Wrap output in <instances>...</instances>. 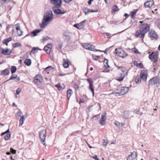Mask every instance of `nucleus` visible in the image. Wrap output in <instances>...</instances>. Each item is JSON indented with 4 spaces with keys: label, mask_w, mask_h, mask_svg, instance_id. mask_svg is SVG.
Masks as SVG:
<instances>
[{
    "label": "nucleus",
    "mask_w": 160,
    "mask_h": 160,
    "mask_svg": "<svg viewBox=\"0 0 160 160\" xmlns=\"http://www.w3.org/2000/svg\"><path fill=\"white\" fill-rule=\"evenodd\" d=\"M72 35L71 32H69L68 30H66L63 33V36L68 39H69L72 36Z\"/></svg>",
    "instance_id": "19"
},
{
    "label": "nucleus",
    "mask_w": 160,
    "mask_h": 160,
    "mask_svg": "<svg viewBox=\"0 0 160 160\" xmlns=\"http://www.w3.org/2000/svg\"><path fill=\"white\" fill-rule=\"evenodd\" d=\"M89 9L84 7L82 9V11L84 12L85 15L89 13Z\"/></svg>",
    "instance_id": "31"
},
{
    "label": "nucleus",
    "mask_w": 160,
    "mask_h": 160,
    "mask_svg": "<svg viewBox=\"0 0 160 160\" xmlns=\"http://www.w3.org/2000/svg\"><path fill=\"white\" fill-rule=\"evenodd\" d=\"M10 152L12 154H15L16 153V151L14 149L12 148H11Z\"/></svg>",
    "instance_id": "40"
},
{
    "label": "nucleus",
    "mask_w": 160,
    "mask_h": 160,
    "mask_svg": "<svg viewBox=\"0 0 160 160\" xmlns=\"http://www.w3.org/2000/svg\"><path fill=\"white\" fill-rule=\"evenodd\" d=\"M55 86L58 88L59 90L62 89V87L61 86L60 84L59 83L56 85Z\"/></svg>",
    "instance_id": "45"
},
{
    "label": "nucleus",
    "mask_w": 160,
    "mask_h": 160,
    "mask_svg": "<svg viewBox=\"0 0 160 160\" xmlns=\"http://www.w3.org/2000/svg\"><path fill=\"white\" fill-rule=\"evenodd\" d=\"M12 38L9 37L8 38L4 40V41L3 42V43L4 44H6L8 45V43L10 41L12 40Z\"/></svg>",
    "instance_id": "28"
},
{
    "label": "nucleus",
    "mask_w": 160,
    "mask_h": 160,
    "mask_svg": "<svg viewBox=\"0 0 160 160\" xmlns=\"http://www.w3.org/2000/svg\"><path fill=\"white\" fill-rule=\"evenodd\" d=\"M148 35L149 38L152 40H157L158 39V35L153 29L149 30Z\"/></svg>",
    "instance_id": "8"
},
{
    "label": "nucleus",
    "mask_w": 160,
    "mask_h": 160,
    "mask_svg": "<svg viewBox=\"0 0 160 160\" xmlns=\"http://www.w3.org/2000/svg\"><path fill=\"white\" fill-rule=\"evenodd\" d=\"M87 81L89 83V84L93 83L92 80L91 78H88L87 79Z\"/></svg>",
    "instance_id": "53"
},
{
    "label": "nucleus",
    "mask_w": 160,
    "mask_h": 160,
    "mask_svg": "<svg viewBox=\"0 0 160 160\" xmlns=\"http://www.w3.org/2000/svg\"><path fill=\"white\" fill-rule=\"evenodd\" d=\"M159 85H160V78L158 77H155L149 80L148 85L157 87Z\"/></svg>",
    "instance_id": "3"
},
{
    "label": "nucleus",
    "mask_w": 160,
    "mask_h": 160,
    "mask_svg": "<svg viewBox=\"0 0 160 160\" xmlns=\"http://www.w3.org/2000/svg\"><path fill=\"white\" fill-rule=\"evenodd\" d=\"M132 50L136 54H140V52L138 51V50L136 48H132Z\"/></svg>",
    "instance_id": "39"
},
{
    "label": "nucleus",
    "mask_w": 160,
    "mask_h": 160,
    "mask_svg": "<svg viewBox=\"0 0 160 160\" xmlns=\"http://www.w3.org/2000/svg\"><path fill=\"white\" fill-rule=\"evenodd\" d=\"M45 47H46L47 48H49L50 49H51V48H52V45L50 44H48L47 46H45Z\"/></svg>",
    "instance_id": "55"
},
{
    "label": "nucleus",
    "mask_w": 160,
    "mask_h": 160,
    "mask_svg": "<svg viewBox=\"0 0 160 160\" xmlns=\"http://www.w3.org/2000/svg\"><path fill=\"white\" fill-rule=\"evenodd\" d=\"M106 117L105 115H103L102 116L101 119L99 121V123L102 125H104L105 123Z\"/></svg>",
    "instance_id": "20"
},
{
    "label": "nucleus",
    "mask_w": 160,
    "mask_h": 160,
    "mask_svg": "<svg viewBox=\"0 0 160 160\" xmlns=\"http://www.w3.org/2000/svg\"><path fill=\"white\" fill-rule=\"evenodd\" d=\"M2 1L4 2V3H8L9 2V0H2Z\"/></svg>",
    "instance_id": "61"
},
{
    "label": "nucleus",
    "mask_w": 160,
    "mask_h": 160,
    "mask_svg": "<svg viewBox=\"0 0 160 160\" xmlns=\"http://www.w3.org/2000/svg\"><path fill=\"white\" fill-rule=\"evenodd\" d=\"M92 110V106H89L86 109V111L87 112H90Z\"/></svg>",
    "instance_id": "43"
},
{
    "label": "nucleus",
    "mask_w": 160,
    "mask_h": 160,
    "mask_svg": "<svg viewBox=\"0 0 160 160\" xmlns=\"http://www.w3.org/2000/svg\"><path fill=\"white\" fill-rule=\"evenodd\" d=\"M74 26L79 29H80L79 28V26H78V24H74Z\"/></svg>",
    "instance_id": "62"
},
{
    "label": "nucleus",
    "mask_w": 160,
    "mask_h": 160,
    "mask_svg": "<svg viewBox=\"0 0 160 160\" xmlns=\"http://www.w3.org/2000/svg\"><path fill=\"white\" fill-rule=\"evenodd\" d=\"M85 21H83L82 22L78 24V26H79V28L80 29L83 28L85 25Z\"/></svg>",
    "instance_id": "25"
},
{
    "label": "nucleus",
    "mask_w": 160,
    "mask_h": 160,
    "mask_svg": "<svg viewBox=\"0 0 160 160\" xmlns=\"http://www.w3.org/2000/svg\"><path fill=\"white\" fill-rule=\"evenodd\" d=\"M113 93H115V95L116 96H119L122 95H120L121 94H120V91L118 92H115V93H114L113 92H112V94H113Z\"/></svg>",
    "instance_id": "52"
},
{
    "label": "nucleus",
    "mask_w": 160,
    "mask_h": 160,
    "mask_svg": "<svg viewBox=\"0 0 160 160\" xmlns=\"http://www.w3.org/2000/svg\"><path fill=\"white\" fill-rule=\"evenodd\" d=\"M43 81L42 76L40 75H37L34 78V81L35 83L41 82Z\"/></svg>",
    "instance_id": "14"
},
{
    "label": "nucleus",
    "mask_w": 160,
    "mask_h": 160,
    "mask_svg": "<svg viewBox=\"0 0 160 160\" xmlns=\"http://www.w3.org/2000/svg\"><path fill=\"white\" fill-rule=\"evenodd\" d=\"M154 3V2L153 1H148L147 2H146L144 4V6L145 8H149L151 7Z\"/></svg>",
    "instance_id": "17"
},
{
    "label": "nucleus",
    "mask_w": 160,
    "mask_h": 160,
    "mask_svg": "<svg viewBox=\"0 0 160 160\" xmlns=\"http://www.w3.org/2000/svg\"><path fill=\"white\" fill-rule=\"evenodd\" d=\"M141 78L140 77L139 78H136L135 79V81L137 83L139 84L141 82Z\"/></svg>",
    "instance_id": "41"
},
{
    "label": "nucleus",
    "mask_w": 160,
    "mask_h": 160,
    "mask_svg": "<svg viewBox=\"0 0 160 160\" xmlns=\"http://www.w3.org/2000/svg\"><path fill=\"white\" fill-rule=\"evenodd\" d=\"M13 76V75H12L10 77L9 79L8 80L6 81L5 82L13 79L16 82H17L20 80V78L19 77H18L17 75H16L15 76Z\"/></svg>",
    "instance_id": "16"
},
{
    "label": "nucleus",
    "mask_w": 160,
    "mask_h": 160,
    "mask_svg": "<svg viewBox=\"0 0 160 160\" xmlns=\"http://www.w3.org/2000/svg\"><path fill=\"white\" fill-rule=\"evenodd\" d=\"M98 12V10L97 9L95 10H89V13L90 12Z\"/></svg>",
    "instance_id": "58"
},
{
    "label": "nucleus",
    "mask_w": 160,
    "mask_h": 160,
    "mask_svg": "<svg viewBox=\"0 0 160 160\" xmlns=\"http://www.w3.org/2000/svg\"><path fill=\"white\" fill-rule=\"evenodd\" d=\"M123 118L125 119H127L128 118L129 116V112L128 111H125L122 114V115Z\"/></svg>",
    "instance_id": "24"
},
{
    "label": "nucleus",
    "mask_w": 160,
    "mask_h": 160,
    "mask_svg": "<svg viewBox=\"0 0 160 160\" xmlns=\"http://www.w3.org/2000/svg\"><path fill=\"white\" fill-rule=\"evenodd\" d=\"M93 83H90L89 85V88L90 90H91L92 89H93Z\"/></svg>",
    "instance_id": "51"
},
{
    "label": "nucleus",
    "mask_w": 160,
    "mask_h": 160,
    "mask_svg": "<svg viewBox=\"0 0 160 160\" xmlns=\"http://www.w3.org/2000/svg\"><path fill=\"white\" fill-rule=\"evenodd\" d=\"M51 3L53 6H61L62 1V0H50Z\"/></svg>",
    "instance_id": "9"
},
{
    "label": "nucleus",
    "mask_w": 160,
    "mask_h": 160,
    "mask_svg": "<svg viewBox=\"0 0 160 160\" xmlns=\"http://www.w3.org/2000/svg\"><path fill=\"white\" fill-rule=\"evenodd\" d=\"M112 10L113 12H116L118 10V7L116 5L114 6L112 8Z\"/></svg>",
    "instance_id": "38"
},
{
    "label": "nucleus",
    "mask_w": 160,
    "mask_h": 160,
    "mask_svg": "<svg viewBox=\"0 0 160 160\" xmlns=\"http://www.w3.org/2000/svg\"><path fill=\"white\" fill-rule=\"evenodd\" d=\"M11 134L10 133H8L6 135H5L4 137V138L6 140H8L10 138Z\"/></svg>",
    "instance_id": "35"
},
{
    "label": "nucleus",
    "mask_w": 160,
    "mask_h": 160,
    "mask_svg": "<svg viewBox=\"0 0 160 160\" xmlns=\"http://www.w3.org/2000/svg\"><path fill=\"white\" fill-rule=\"evenodd\" d=\"M103 64L106 68H108L109 65L108 64V60L106 59H105L103 61Z\"/></svg>",
    "instance_id": "30"
},
{
    "label": "nucleus",
    "mask_w": 160,
    "mask_h": 160,
    "mask_svg": "<svg viewBox=\"0 0 160 160\" xmlns=\"http://www.w3.org/2000/svg\"><path fill=\"white\" fill-rule=\"evenodd\" d=\"M50 39L49 38L48 36H44L43 37L42 40L43 41H46Z\"/></svg>",
    "instance_id": "47"
},
{
    "label": "nucleus",
    "mask_w": 160,
    "mask_h": 160,
    "mask_svg": "<svg viewBox=\"0 0 160 160\" xmlns=\"http://www.w3.org/2000/svg\"><path fill=\"white\" fill-rule=\"evenodd\" d=\"M66 3H68L70 2L72 0H63Z\"/></svg>",
    "instance_id": "60"
},
{
    "label": "nucleus",
    "mask_w": 160,
    "mask_h": 160,
    "mask_svg": "<svg viewBox=\"0 0 160 160\" xmlns=\"http://www.w3.org/2000/svg\"><path fill=\"white\" fill-rule=\"evenodd\" d=\"M63 66L65 68H68L69 66V64L68 62H69V60L68 59H63Z\"/></svg>",
    "instance_id": "23"
},
{
    "label": "nucleus",
    "mask_w": 160,
    "mask_h": 160,
    "mask_svg": "<svg viewBox=\"0 0 160 160\" xmlns=\"http://www.w3.org/2000/svg\"><path fill=\"white\" fill-rule=\"evenodd\" d=\"M53 18L52 11L51 10L48 11L44 15L42 23L40 24V27L41 28H45L52 20Z\"/></svg>",
    "instance_id": "2"
},
{
    "label": "nucleus",
    "mask_w": 160,
    "mask_h": 160,
    "mask_svg": "<svg viewBox=\"0 0 160 160\" xmlns=\"http://www.w3.org/2000/svg\"><path fill=\"white\" fill-rule=\"evenodd\" d=\"M141 79H142L144 81L146 82L147 80V76L144 72L142 71L140 74V77Z\"/></svg>",
    "instance_id": "21"
},
{
    "label": "nucleus",
    "mask_w": 160,
    "mask_h": 160,
    "mask_svg": "<svg viewBox=\"0 0 160 160\" xmlns=\"http://www.w3.org/2000/svg\"><path fill=\"white\" fill-rule=\"evenodd\" d=\"M43 49L46 51V53L48 54H49L50 52L51 49L49 48H47L46 47H45Z\"/></svg>",
    "instance_id": "36"
},
{
    "label": "nucleus",
    "mask_w": 160,
    "mask_h": 160,
    "mask_svg": "<svg viewBox=\"0 0 160 160\" xmlns=\"http://www.w3.org/2000/svg\"><path fill=\"white\" fill-rule=\"evenodd\" d=\"M128 88L126 87H123L120 88L119 90L120 95H123L125 94L128 92Z\"/></svg>",
    "instance_id": "13"
},
{
    "label": "nucleus",
    "mask_w": 160,
    "mask_h": 160,
    "mask_svg": "<svg viewBox=\"0 0 160 160\" xmlns=\"http://www.w3.org/2000/svg\"><path fill=\"white\" fill-rule=\"evenodd\" d=\"M138 64L139 63H138V62L136 61H134L133 64L135 66H136L137 67H138Z\"/></svg>",
    "instance_id": "56"
},
{
    "label": "nucleus",
    "mask_w": 160,
    "mask_h": 160,
    "mask_svg": "<svg viewBox=\"0 0 160 160\" xmlns=\"http://www.w3.org/2000/svg\"><path fill=\"white\" fill-rule=\"evenodd\" d=\"M93 158L95 159V160H99L98 158H97V156L95 155V156H93Z\"/></svg>",
    "instance_id": "63"
},
{
    "label": "nucleus",
    "mask_w": 160,
    "mask_h": 160,
    "mask_svg": "<svg viewBox=\"0 0 160 160\" xmlns=\"http://www.w3.org/2000/svg\"><path fill=\"white\" fill-rule=\"evenodd\" d=\"M114 123L115 125L118 127L120 125V123L117 121H115Z\"/></svg>",
    "instance_id": "48"
},
{
    "label": "nucleus",
    "mask_w": 160,
    "mask_h": 160,
    "mask_svg": "<svg viewBox=\"0 0 160 160\" xmlns=\"http://www.w3.org/2000/svg\"><path fill=\"white\" fill-rule=\"evenodd\" d=\"M138 67L141 68H143V65L142 63H139L138 65Z\"/></svg>",
    "instance_id": "54"
},
{
    "label": "nucleus",
    "mask_w": 160,
    "mask_h": 160,
    "mask_svg": "<svg viewBox=\"0 0 160 160\" xmlns=\"http://www.w3.org/2000/svg\"><path fill=\"white\" fill-rule=\"evenodd\" d=\"M92 57L93 59L95 60H97L100 58L99 56L95 55H92Z\"/></svg>",
    "instance_id": "42"
},
{
    "label": "nucleus",
    "mask_w": 160,
    "mask_h": 160,
    "mask_svg": "<svg viewBox=\"0 0 160 160\" xmlns=\"http://www.w3.org/2000/svg\"><path fill=\"white\" fill-rule=\"evenodd\" d=\"M93 0H89V1H88V3L89 5H90L91 3V2L92 1H93Z\"/></svg>",
    "instance_id": "64"
},
{
    "label": "nucleus",
    "mask_w": 160,
    "mask_h": 160,
    "mask_svg": "<svg viewBox=\"0 0 160 160\" xmlns=\"http://www.w3.org/2000/svg\"><path fill=\"white\" fill-rule=\"evenodd\" d=\"M61 6H53L52 10L55 14L56 15L62 14L65 13V12L63 9L60 8Z\"/></svg>",
    "instance_id": "6"
},
{
    "label": "nucleus",
    "mask_w": 160,
    "mask_h": 160,
    "mask_svg": "<svg viewBox=\"0 0 160 160\" xmlns=\"http://www.w3.org/2000/svg\"><path fill=\"white\" fill-rule=\"evenodd\" d=\"M17 70L16 67L15 66H12L11 68V70L12 74L14 73Z\"/></svg>",
    "instance_id": "33"
},
{
    "label": "nucleus",
    "mask_w": 160,
    "mask_h": 160,
    "mask_svg": "<svg viewBox=\"0 0 160 160\" xmlns=\"http://www.w3.org/2000/svg\"><path fill=\"white\" fill-rule=\"evenodd\" d=\"M138 10H136L135 11L132 12L131 13V17L132 18H133L134 17V16L135 15L136 13H137Z\"/></svg>",
    "instance_id": "37"
},
{
    "label": "nucleus",
    "mask_w": 160,
    "mask_h": 160,
    "mask_svg": "<svg viewBox=\"0 0 160 160\" xmlns=\"http://www.w3.org/2000/svg\"><path fill=\"white\" fill-rule=\"evenodd\" d=\"M74 88L76 90H78V85L76 83H74Z\"/></svg>",
    "instance_id": "50"
},
{
    "label": "nucleus",
    "mask_w": 160,
    "mask_h": 160,
    "mask_svg": "<svg viewBox=\"0 0 160 160\" xmlns=\"http://www.w3.org/2000/svg\"><path fill=\"white\" fill-rule=\"evenodd\" d=\"M42 31V30H39V29H36L34 31H32V32L28 34H27V35L25 37H27L28 36H29V35H32V34H33V35H32V36H35L37 35V34L39 32H40L41 31Z\"/></svg>",
    "instance_id": "15"
},
{
    "label": "nucleus",
    "mask_w": 160,
    "mask_h": 160,
    "mask_svg": "<svg viewBox=\"0 0 160 160\" xmlns=\"http://www.w3.org/2000/svg\"><path fill=\"white\" fill-rule=\"evenodd\" d=\"M119 68L122 70L123 72H125V69L123 68V67H119Z\"/></svg>",
    "instance_id": "57"
},
{
    "label": "nucleus",
    "mask_w": 160,
    "mask_h": 160,
    "mask_svg": "<svg viewBox=\"0 0 160 160\" xmlns=\"http://www.w3.org/2000/svg\"><path fill=\"white\" fill-rule=\"evenodd\" d=\"M11 50L9 49L8 48L5 50L2 49V53L5 55H9L11 53Z\"/></svg>",
    "instance_id": "18"
},
{
    "label": "nucleus",
    "mask_w": 160,
    "mask_h": 160,
    "mask_svg": "<svg viewBox=\"0 0 160 160\" xmlns=\"http://www.w3.org/2000/svg\"><path fill=\"white\" fill-rule=\"evenodd\" d=\"M46 131L45 130H42L39 132V136L42 143L44 145L45 144V139L46 136Z\"/></svg>",
    "instance_id": "5"
},
{
    "label": "nucleus",
    "mask_w": 160,
    "mask_h": 160,
    "mask_svg": "<svg viewBox=\"0 0 160 160\" xmlns=\"http://www.w3.org/2000/svg\"><path fill=\"white\" fill-rule=\"evenodd\" d=\"M13 28H15L17 31H20V33H19L18 32V36H21L22 35L23 31L21 30L20 29V24L18 23L17 24H16L14 25L13 26Z\"/></svg>",
    "instance_id": "12"
},
{
    "label": "nucleus",
    "mask_w": 160,
    "mask_h": 160,
    "mask_svg": "<svg viewBox=\"0 0 160 160\" xmlns=\"http://www.w3.org/2000/svg\"><path fill=\"white\" fill-rule=\"evenodd\" d=\"M24 63L27 66H30L31 63V60L30 59H26L24 61Z\"/></svg>",
    "instance_id": "26"
},
{
    "label": "nucleus",
    "mask_w": 160,
    "mask_h": 160,
    "mask_svg": "<svg viewBox=\"0 0 160 160\" xmlns=\"http://www.w3.org/2000/svg\"><path fill=\"white\" fill-rule=\"evenodd\" d=\"M21 92V89L20 88H18L16 90V94H19Z\"/></svg>",
    "instance_id": "49"
},
{
    "label": "nucleus",
    "mask_w": 160,
    "mask_h": 160,
    "mask_svg": "<svg viewBox=\"0 0 160 160\" xmlns=\"http://www.w3.org/2000/svg\"><path fill=\"white\" fill-rule=\"evenodd\" d=\"M158 57L157 54L153 52L149 55V58L150 59L154 62H155L157 61Z\"/></svg>",
    "instance_id": "11"
},
{
    "label": "nucleus",
    "mask_w": 160,
    "mask_h": 160,
    "mask_svg": "<svg viewBox=\"0 0 160 160\" xmlns=\"http://www.w3.org/2000/svg\"><path fill=\"white\" fill-rule=\"evenodd\" d=\"M24 116H22L21 117V118L19 120V125L20 126H22V124H23V122H24Z\"/></svg>",
    "instance_id": "32"
},
{
    "label": "nucleus",
    "mask_w": 160,
    "mask_h": 160,
    "mask_svg": "<svg viewBox=\"0 0 160 160\" xmlns=\"http://www.w3.org/2000/svg\"><path fill=\"white\" fill-rule=\"evenodd\" d=\"M72 94V90L71 89H69L68 90L67 92V97L68 99H69L70 98L71 95Z\"/></svg>",
    "instance_id": "29"
},
{
    "label": "nucleus",
    "mask_w": 160,
    "mask_h": 160,
    "mask_svg": "<svg viewBox=\"0 0 160 160\" xmlns=\"http://www.w3.org/2000/svg\"><path fill=\"white\" fill-rule=\"evenodd\" d=\"M156 23L158 27L160 28V19L157 20L156 22Z\"/></svg>",
    "instance_id": "44"
},
{
    "label": "nucleus",
    "mask_w": 160,
    "mask_h": 160,
    "mask_svg": "<svg viewBox=\"0 0 160 160\" xmlns=\"http://www.w3.org/2000/svg\"><path fill=\"white\" fill-rule=\"evenodd\" d=\"M1 74L2 75H7L10 73L9 70L8 69H6L4 70L0 71Z\"/></svg>",
    "instance_id": "22"
},
{
    "label": "nucleus",
    "mask_w": 160,
    "mask_h": 160,
    "mask_svg": "<svg viewBox=\"0 0 160 160\" xmlns=\"http://www.w3.org/2000/svg\"><path fill=\"white\" fill-rule=\"evenodd\" d=\"M137 157V153L135 152H133L131 154L128 156L127 160H135Z\"/></svg>",
    "instance_id": "10"
},
{
    "label": "nucleus",
    "mask_w": 160,
    "mask_h": 160,
    "mask_svg": "<svg viewBox=\"0 0 160 160\" xmlns=\"http://www.w3.org/2000/svg\"><path fill=\"white\" fill-rule=\"evenodd\" d=\"M21 46V44L20 42L15 43L13 44V47L14 48Z\"/></svg>",
    "instance_id": "34"
},
{
    "label": "nucleus",
    "mask_w": 160,
    "mask_h": 160,
    "mask_svg": "<svg viewBox=\"0 0 160 160\" xmlns=\"http://www.w3.org/2000/svg\"><path fill=\"white\" fill-rule=\"evenodd\" d=\"M41 49H39L38 48L33 47L32 50L31 51V53H35L37 52L38 50H41Z\"/></svg>",
    "instance_id": "27"
},
{
    "label": "nucleus",
    "mask_w": 160,
    "mask_h": 160,
    "mask_svg": "<svg viewBox=\"0 0 160 160\" xmlns=\"http://www.w3.org/2000/svg\"><path fill=\"white\" fill-rule=\"evenodd\" d=\"M116 53L120 57L123 58L128 56V54L121 48H116L115 50Z\"/></svg>",
    "instance_id": "7"
},
{
    "label": "nucleus",
    "mask_w": 160,
    "mask_h": 160,
    "mask_svg": "<svg viewBox=\"0 0 160 160\" xmlns=\"http://www.w3.org/2000/svg\"><path fill=\"white\" fill-rule=\"evenodd\" d=\"M82 46L84 48L93 51H99L101 52H103V51H101L99 50H96L95 48V47L93 45L90 44L88 43H85L82 45Z\"/></svg>",
    "instance_id": "4"
},
{
    "label": "nucleus",
    "mask_w": 160,
    "mask_h": 160,
    "mask_svg": "<svg viewBox=\"0 0 160 160\" xmlns=\"http://www.w3.org/2000/svg\"><path fill=\"white\" fill-rule=\"evenodd\" d=\"M142 24L140 26L139 30L137 31L135 34L136 37L143 38L146 33L149 32L150 28L149 24L143 23V22L140 21L139 22Z\"/></svg>",
    "instance_id": "1"
},
{
    "label": "nucleus",
    "mask_w": 160,
    "mask_h": 160,
    "mask_svg": "<svg viewBox=\"0 0 160 160\" xmlns=\"http://www.w3.org/2000/svg\"><path fill=\"white\" fill-rule=\"evenodd\" d=\"M121 78H118L117 80L118 81H122L124 77V75L123 74L121 75Z\"/></svg>",
    "instance_id": "46"
},
{
    "label": "nucleus",
    "mask_w": 160,
    "mask_h": 160,
    "mask_svg": "<svg viewBox=\"0 0 160 160\" xmlns=\"http://www.w3.org/2000/svg\"><path fill=\"white\" fill-rule=\"evenodd\" d=\"M62 43L59 44L58 45V47L61 50L62 49Z\"/></svg>",
    "instance_id": "59"
}]
</instances>
